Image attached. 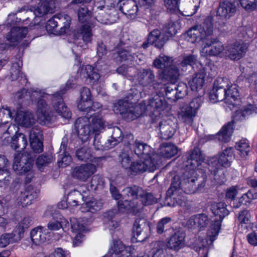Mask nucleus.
<instances>
[{"instance_id": "26", "label": "nucleus", "mask_w": 257, "mask_h": 257, "mask_svg": "<svg viewBox=\"0 0 257 257\" xmlns=\"http://www.w3.org/2000/svg\"><path fill=\"white\" fill-rule=\"evenodd\" d=\"M167 41V38L162 35L159 30L156 29L152 31L148 39V43H144L143 47L146 48L148 47V44L154 45L158 48H161L164 45L165 42Z\"/></svg>"}, {"instance_id": "11", "label": "nucleus", "mask_w": 257, "mask_h": 257, "mask_svg": "<svg viewBox=\"0 0 257 257\" xmlns=\"http://www.w3.org/2000/svg\"><path fill=\"white\" fill-rule=\"evenodd\" d=\"M237 0H223L217 11L216 20L213 26L219 31L223 30L227 20L234 15L236 12Z\"/></svg>"}, {"instance_id": "18", "label": "nucleus", "mask_w": 257, "mask_h": 257, "mask_svg": "<svg viewBox=\"0 0 257 257\" xmlns=\"http://www.w3.org/2000/svg\"><path fill=\"white\" fill-rule=\"evenodd\" d=\"M92 25H82L77 30L74 43L84 49L87 48V45L92 42Z\"/></svg>"}, {"instance_id": "51", "label": "nucleus", "mask_w": 257, "mask_h": 257, "mask_svg": "<svg viewBox=\"0 0 257 257\" xmlns=\"http://www.w3.org/2000/svg\"><path fill=\"white\" fill-rule=\"evenodd\" d=\"M172 221L171 218L165 217L162 218L158 222L156 226L157 232L162 234L165 231V227Z\"/></svg>"}, {"instance_id": "64", "label": "nucleus", "mask_w": 257, "mask_h": 257, "mask_svg": "<svg viewBox=\"0 0 257 257\" xmlns=\"http://www.w3.org/2000/svg\"><path fill=\"white\" fill-rule=\"evenodd\" d=\"M247 82L252 89H257V72L248 76Z\"/></svg>"}, {"instance_id": "6", "label": "nucleus", "mask_w": 257, "mask_h": 257, "mask_svg": "<svg viewBox=\"0 0 257 257\" xmlns=\"http://www.w3.org/2000/svg\"><path fill=\"white\" fill-rule=\"evenodd\" d=\"M75 128L79 138L83 142H86L92 132L96 134L103 128L104 121L98 113L91 115L90 117L82 116L75 121Z\"/></svg>"}, {"instance_id": "35", "label": "nucleus", "mask_w": 257, "mask_h": 257, "mask_svg": "<svg viewBox=\"0 0 257 257\" xmlns=\"http://www.w3.org/2000/svg\"><path fill=\"white\" fill-rule=\"evenodd\" d=\"M102 205V203L101 202L92 199L83 203L80 209L82 212H94L100 209Z\"/></svg>"}, {"instance_id": "21", "label": "nucleus", "mask_w": 257, "mask_h": 257, "mask_svg": "<svg viewBox=\"0 0 257 257\" xmlns=\"http://www.w3.org/2000/svg\"><path fill=\"white\" fill-rule=\"evenodd\" d=\"M37 196L35 191L31 188L22 189L17 193L15 203L19 207H27L33 203Z\"/></svg>"}, {"instance_id": "12", "label": "nucleus", "mask_w": 257, "mask_h": 257, "mask_svg": "<svg viewBox=\"0 0 257 257\" xmlns=\"http://www.w3.org/2000/svg\"><path fill=\"white\" fill-rule=\"evenodd\" d=\"M145 110L144 105L128 106L127 101L120 100L114 106L113 111L116 113H120L122 117L127 121H132L142 115Z\"/></svg>"}, {"instance_id": "30", "label": "nucleus", "mask_w": 257, "mask_h": 257, "mask_svg": "<svg viewBox=\"0 0 257 257\" xmlns=\"http://www.w3.org/2000/svg\"><path fill=\"white\" fill-rule=\"evenodd\" d=\"M238 120H234V115H233V120L224 125L220 132L216 135V137L219 141L226 143L230 141L231 136L233 132V126L234 122Z\"/></svg>"}, {"instance_id": "4", "label": "nucleus", "mask_w": 257, "mask_h": 257, "mask_svg": "<svg viewBox=\"0 0 257 257\" xmlns=\"http://www.w3.org/2000/svg\"><path fill=\"white\" fill-rule=\"evenodd\" d=\"M123 195L124 197L127 196L131 199L130 200L125 199L124 202L126 204L123 203V201H119V207L126 208V210L135 213L138 212L143 205H150L157 202L156 198L151 193L147 192L137 186L124 189Z\"/></svg>"}, {"instance_id": "59", "label": "nucleus", "mask_w": 257, "mask_h": 257, "mask_svg": "<svg viewBox=\"0 0 257 257\" xmlns=\"http://www.w3.org/2000/svg\"><path fill=\"white\" fill-rule=\"evenodd\" d=\"M59 156L61 159V161H58L59 166L64 167L71 162V157L68 153H61Z\"/></svg>"}, {"instance_id": "17", "label": "nucleus", "mask_w": 257, "mask_h": 257, "mask_svg": "<svg viewBox=\"0 0 257 257\" xmlns=\"http://www.w3.org/2000/svg\"><path fill=\"white\" fill-rule=\"evenodd\" d=\"M71 21L69 16L64 13L59 14L48 21L46 28L47 31L53 33L55 28L62 24L63 26L61 28L60 32L61 33H65L70 26Z\"/></svg>"}, {"instance_id": "53", "label": "nucleus", "mask_w": 257, "mask_h": 257, "mask_svg": "<svg viewBox=\"0 0 257 257\" xmlns=\"http://www.w3.org/2000/svg\"><path fill=\"white\" fill-rule=\"evenodd\" d=\"M71 229L72 232H81L85 230V226L79 222L77 219L73 218L70 219Z\"/></svg>"}, {"instance_id": "29", "label": "nucleus", "mask_w": 257, "mask_h": 257, "mask_svg": "<svg viewBox=\"0 0 257 257\" xmlns=\"http://www.w3.org/2000/svg\"><path fill=\"white\" fill-rule=\"evenodd\" d=\"M11 147L15 150L19 149L24 150L28 145L26 136L22 133L16 132L14 136L11 139Z\"/></svg>"}, {"instance_id": "48", "label": "nucleus", "mask_w": 257, "mask_h": 257, "mask_svg": "<svg viewBox=\"0 0 257 257\" xmlns=\"http://www.w3.org/2000/svg\"><path fill=\"white\" fill-rule=\"evenodd\" d=\"M104 216V221L110 227V229L116 228L118 226V222L112 219L114 217V213L112 211L105 213Z\"/></svg>"}, {"instance_id": "46", "label": "nucleus", "mask_w": 257, "mask_h": 257, "mask_svg": "<svg viewBox=\"0 0 257 257\" xmlns=\"http://www.w3.org/2000/svg\"><path fill=\"white\" fill-rule=\"evenodd\" d=\"M49 10L48 2L42 0L39 3L38 8L35 11V14L38 17H42L46 15Z\"/></svg>"}, {"instance_id": "2", "label": "nucleus", "mask_w": 257, "mask_h": 257, "mask_svg": "<svg viewBox=\"0 0 257 257\" xmlns=\"http://www.w3.org/2000/svg\"><path fill=\"white\" fill-rule=\"evenodd\" d=\"M187 65L191 66L196 71L194 76L189 82V85L193 91L200 92L199 94L194 97L189 104H184L179 101V111L180 119L186 124L191 125L194 118L196 116L198 110L203 102V95L204 93L203 85L206 73L202 64L197 61L195 55H189L184 57L180 66L185 67Z\"/></svg>"}, {"instance_id": "61", "label": "nucleus", "mask_w": 257, "mask_h": 257, "mask_svg": "<svg viewBox=\"0 0 257 257\" xmlns=\"http://www.w3.org/2000/svg\"><path fill=\"white\" fill-rule=\"evenodd\" d=\"M196 219L197 222V227L199 228L205 227L208 223V218L205 214L196 215Z\"/></svg>"}, {"instance_id": "40", "label": "nucleus", "mask_w": 257, "mask_h": 257, "mask_svg": "<svg viewBox=\"0 0 257 257\" xmlns=\"http://www.w3.org/2000/svg\"><path fill=\"white\" fill-rule=\"evenodd\" d=\"M147 226V220L144 218H137L134 224L133 233L137 238L141 235L142 230Z\"/></svg>"}, {"instance_id": "14", "label": "nucleus", "mask_w": 257, "mask_h": 257, "mask_svg": "<svg viewBox=\"0 0 257 257\" xmlns=\"http://www.w3.org/2000/svg\"><path fill=\"white\" fill-rule=\"evenodd\" d=\"M248 105L236 110L234 114V120H245L248 116L257 113V89H253L247 98Z\"/></svg>"}, {"instance_id": "5", "label": "nucleus", "mask_w": 257, "mask_h": 257, "mask_svg": "<svg viewBox=\"0 0 257 257\" xmlns=\"http://www.w3.org/2000/svg\"><path fill=\"white\" fill-rule=\"evenodd\" d=\"M239 96L238 86L231 84L226 78H217L214 82L212 89L209 93L210 100L215 103L217 101L225 100L233 105Z\"/></svg>"}, {"instance_id": "27", "label": "nucleus", "mask_w": 257, "mask_h": 257, "mask_svg": "<svg viewBox=\"0 0 257 257\" xmlns=\"http://www.w3.org/2000/svg\"><path fill=\"white\" fill-rule=\"evenodd\" d=\"M135 153L138 157H142L145 159H150L153 154V149L146 144L136 141L133 145Z\"/></svg>"}, {"instance_id": "44", "label": "nucleus", "mask_w": 257, "mask_h": 257, "mask_svg": "<svg viewBox=\"0 0 257 257\" xmlns=\"http://www.w3.org/2000/svg\"><path fill=\"white\" fill-rule=\"evenodd\" d=\"M177 33L176 26L175 22L168 23L163 28V35L168 40Z\"/></svg>"}, {"instance_id": "52", "label": "nucleus", "mask_w": 257, "mask_h": 257, "mask_svg": "<svg viewBox=\"0 0 257 257\" xmlns=\"http://www.w3.org/2000/svg\"><path fill=\"white\" fill-rule=\"evenodd\" d=\"M108 6L105 7L104 6H99L97 7L98 9H99L101 12L98 13V14L95 17V19L98 22L102 24L107 25L109 23V21L108 20V16L107 14H104L103 11H102L103 9H108Z\"/></svg>"}, {"instance_id": "43", "label": "nucleus", "mask_w": 257, "mask_h": 257, "mask_svg": "<svg viewBox=\"0 0 257 257\" xmlns=\"http://www.w3.org/2000/svg\"><path fill=\"white\" fill-rule=\"evenodd\" d=\"M119 162L121 167L125 170L127 174L133 162L131 157L127 153L122 152L119 155Z\"/></svg>"}, {"instance_id": "36", "label": "nucleus", "mask_w": 257, "mask_h": 257, "mask_svg": "<svg viewBox=\"0 0 257 257\" xmlns=\"http://www.w3.org/2000/svg\"><path fill=\"white\" fill-rule=\"evenodd\" d=\"M8 160L4 156L0 155V187L5 183L7 176L9 177V172L7 169Z\"/></svg>"}, {"instance_id": "15", "label": "nucleus", "mask_w": 257, "mask_h": 257, "mask_svg": "<svg viewBox=\"0 0 257 257\" xmlns=\"http://www.w3.org/2000/svg\"><path fill=\"white\" fill-rule=\"evenodd\" d=\"M247 47L241 40L233 41L226 45L224 55L231 60H238L245 55Z\"/></svg>"}, {"instance_id": "22", "label": "nucleus", "mask_w": 257, "mask_h": 257, "mask_svg": "<svg viewBox=\"0 0 257 257\" xmlns=\"http://www.w3.org/2000/svg\"><path fill=\"white\" fill-rule=\"evenodd\" d=\"M132 251V247L130 246H125L119 239L113 240L109 249V253L114 255V257H128Z\"/></svg>"}, {"instance_id": "60", "label": "nucleus", "mask_w": 257, "mask_h": 257, "mask_svg": "<svg viewBox=\"0 0 257 257\" xmlns=\"http://www.w3.org/2000/svg\"><path fill=\"white\" fill-rule=\"evenodd\" d=\"M92 104V100H80L77 107L82 111H90V107Z\"/></svg>"}, {"instance_id": "34", "label": "nucleus", "mask_w": 257, "mask_h": 257, "mask_svg": "<svg viewBox=\"0 0 257 257\" xmlns=\"http://www.w3.org/2000/svg\"><path fill=\"white\" fill-rule=\"evenodd\" d=\"M186 2L188 3V8L186 10L184 11H181L179 9V5L178 4V11H179L180 13L184 16H191L195 14L198 9L199 7V4L200 3V0H185Z\"/></svg>"}, {"instance_id": "49", "label": "nucleus", "mask_w": 257, "mask_h": 257, "mask_svg": "<svg viewBox=\"0 0 257 257\" xmlns=\"http://www.w3.org/2000/svg\"><path fill=\"white\" fill-rule=\"evenodd\" d=\"M239 1L242 7L248 11H252L256 9L257 0H237Z\"/></svg>"}, {"instance_id": "3", "label": "nucleus", "mask_w": 257, "mask_h": 257, "mask_svg": "<svg viewBox=\"0 0 257 257\" xmlns=\"http://www.w3.org/2000/svg\"><path fill=\"white\" fill-rule=\"evenodd\" d=\"M213 19L208 17L201 25L195 26L187 32L186 38L192 43L205 41L201 51L202 56H216L223 53L224 54L225 46L216 38L209 39V37L213 34Z\"/></svg>"}, {"instance_id": "25", "label": "nucleus", "mask_w": 257, "mask_h": 257, "mask_svg": "<svg viewBox=\"0 0 257 257\" xmlns=\"http://www.w3.org/2000/svg\"><path fill=\"white\" fill-rule=\"evenodd\" d=\"M204 158L198 148H195L189 154L188 159L185 163L187 169H196L203 162Z\"/></svg>"}, {"instance_id": "58", "label": "nucleus", "mask_w": 257, "mask_h": 257, "mask_svg": "<svg viewBox=\"0 0 257 257\" xmlns=\"http://www.w3.org/2000/svg\"><path fill=\"white\" fill-rule=\"evenodd\" d=\"M25 231L22 228L16 226L13 232L10 233L12 235V238L14 242L19 241L23 237Z\"/></svg>"}, {"instance_id": "31", "label": "nucleus", "mask_w": 257, "mask_h": 257, "mask_svg": "<svg viewBox=\"0 0 257 257\" xmlns=\"http://www.w3.org/2000/svg\"><path fill=\"white\" fill-rule=\"evenodd\" d=\"M28 33L27 27H16L13 28L7 36V40L10 43L16 42L26 37Z\"/></svg>"}, {"instance_id": "45", "label": "nucleus", "mask_w": 257, "mask_h": 257, "mask_svg": "<svg viewBox=\"0 0 257 257\" xmlns=\"http://www.w3.org/2000/svg\"><path fill=\"white\" fill-rule=\"evenodd\" d=\"M257 198V191L255 190H249L244 194L240 198L239 202L241 204L246 205L250 203L252 200Z\"/></svg>"}, {"instance_id": "42", "label": "nucleus", "mask_w": 257, "mask_h": 257, "mask_svg": "<svg viewBox=\"0 0 257 257\" xmlns=\"http://www.w3.org/2000/svg\"><path fill=\"white\" fill-rule=\"evenodd\" d=\"M85 70L86 77L90 79L91 82L94 84L95 82H97L100 78V74L95 71L94 67L91 65H87L85 66Z\"/></svg>"}, {"instance_id": "37", "label": "nucleus", "mask_w": 257, "mask_h": 257, "mask_svg": "<svg viewBox=\"0 0 257 257\" xmlns=\"http://www.w3.org/2000/svg\"><path fill=\"white\" fill-rule=\"evenodd\" d=\"M159 131L161 137L164 140L171 138L174 134V129L166 122L159 123Z\"/></svg>"}, {"instance_id": "19", "label": "nucleus", "mask_w": 257, "mask_h": 257, "mask_svg": "<svg viewBox=\"0 0 257 257\" xmlns=\"http://www.w3.org/2000/svg\"><path fill=\"white\" fill-rule=\"evenodd\" d=\"M96 171L95 165L87 163L82 164L73 168L71 175L75 179L85 182Z\"/></svg>"}, {"instance_id": "38", "label": "nucleus", "mask_w": 257, "mask_h": 257, "mask_svg": "<svg viewBox=\"0 0 257 257\" xmlns=\"http://www.w3.org/2000/svg\"><path fill=\"white\" fill-rule=\"evenodd\" d=\"M235 149L239 152L238 154L242 158L248 155L250 150L248 142L246 139H242L236 143Z\"/></svg>"}, {"instance_id": "32", "label": "nucleus", "mask_w": 257, "mask_h": 257, "mask_svg": "<svg viewBox=\"0 0 257 257\" xmlns=\"http://www.w3.org/2000/svg\"><path fill=\"white\" fill-rule=\"evenodd\" d=\"M30 235L33 243L36 245L44 243L47 239V235L42 227H36L32 229Z\"/></svg>"}, {"instance_id": "54", "label": "nucleus", "mask_w": 257, "mask_h": 257, "mask_svg": "<svg viewBox=\"0 0 257 257\" xmlns=\"http://www.w3.org/2000/svg\"><path fill=\"white\" fill-rule=\"evenodd\" d=\"M110 193H111V195H112V197H113L114 199H115V200H118V199H119L121 197V196H122V199L119 200L118 202H119V201H120V200H122V201H123V203H124V204H126L125 203V202H124V200H125V199H128V200H130V199H131V197H128V196H125V197H124L123 196V194H122V195H121V194L119 193V191L117 190V189L116 188V187H114V186H112V185H111V186H110ZM117 205H118V202H117ZM118 207H119V206H118ZM118 208H119L120 210H121V209H123V208H120L119 207H118ZM124 209H126V208H124Z\"/></svg>"}, {"instance_id": "20", "label": "nucleus", "mask_w": 257, "mask_h": 257, "mask_svg": "<svg viewBox=\"0 0 257 257\" xmlns=\"http://www.w3.org/2000/svg\"><path fill=\"white\" fill-rule=\"evenodd\" d=\"M120 3V10L128 19H135L138 11V7L136 2L134 0H114L111 7H115L116 3Z\"/></svg>"}, {"instance_id": "8", "label": "nucleus", "mask_w": 257, "mask_h": 257, "mask_svg": "<svg viewBox=\"0 0 257 257\" xmlns=\"http://www.w3.org/2000/svg\"><path fill=\"white\" fill-rule=\"evenodd\" d=\"M153 65L161 70L159 74L160 79L171 83L176 82L177 69L172 57L161 54L154 60Z\"/></svg>"}, {"instance_id": "50", "label": "nucleus", "mask_w": 257, "mask_h": 257, "mask_svg": "<svg viewBox=\"0 0 257 257\" xmlns=\"http://www.w3.org/2000/svg\"><path fill=\"white\" fill-rule=\"evenodd\" d=\"M42 138V132L39 127L35 126L32 128L29 134L30 142L40 141Z\"/></svg>"}, {"instance_id": "55", "label": "nucleus", "mask_w": 257, "mask_h": 257, "mask_svg": "<svg viewBox=\"0 0 257 257\" xmlns=\"http://www.w3.org/2000/svg\"><path fill=\"white\" fill-rule=\"evenodd\" d=\"M118 56L119 60L121 62L125 61H132L135 59V54L133 55L131 53L130 51L126 50H123L119 52Z\"/></svg>"}, {"instance_id": "10", "label": "nucleus", "mask_w": 257, "mask_h": 257, "mask_svg": "<svg viewBox=\"0 0 257 257\" xmlns=\"http://www.w3.org/2000/svg\"><path fill=\"white\" fill-rule=\"evenodd\" d=\"M211 210L216 218L212 220L214 223L209 227L207 236L211 241H213L218 234L221 221L228 214L229 211L226 209L225 203L222 202L213 203L211 206Z\"/></svg>"}, {"instance_id": "39", "label": "nucleus", "mask_w": 257, "mask_h": 257, "mask_svg": "<svg viewBox=\"0 0 257 257\" xmlns=\"http://www.w3.org/2000/svg\"><path fill=\"white\" fill-rule=\"evenodd\" d=\"M77 158L81 161H87L92 160L93 156L90 149L87 147H83L76 151Z\"/></svg>"}, {"instance_id": "23", "label": "nucleus", "mask_w": 257, "mask_h": 257, "mask_svg": "<svg viewBox=\"0 0 257 257\" xmlns=\"http://www.w3.org/2000/svg\"><path fill=\"white\" fill-rule=\"evenodd\" d=\"M15 120L18 125L29 127L34 123L35 119L30 111L21 109L17 111Z\"/></svg>"}, {"instance_id": "16", "label": "nucleus", "mask_w": 257, "mask_h": 257, "mask_svg": "<svg viewBox=\"0 0 257 257\" xmlns=\"http://www.w3.org/2000/svg\"><path fill=\"white\" fill-rule=\"evenodd\" d=\"M33 163L30 154L17 153L15 156L13 169L17 174L22 175L31 170Z\"/></svg>"}, {"instance_id": "9", "label": "nucleus", "mask_w": 257, "mask_h": 257, "mask_svg": "<svg viewBox=\"0 0 257 257\" xmlns=\"http://www.w3.org/2000/svg\"><path fill=\"white\" fill-rule=\"evenodd\" d=\"M204 180L199 177L196 171L187 169L180 180L179 188L186 194L197 192L205 186Z\"/></svg>"}, {"instance_id": "63", "label": "nucleus", "mask_w": 257, "mask_h": 257, "mask_svg": "<svg viewBox=\"0 0 257 257\" xmlns=\"http://www.w3.org/2000/svg\"><path fill=\"white\" fill-rule=\"evenodd\" d=\"M187 86L183 82H179L178 84V100L183 98L187 94Z\"/></svg>"}, {"instance_id": "56", "label": "nucleus", "mask_w": 257, "mask_h": 257, "mask_svg": "<svg viewBox=\"0 0 257 257\" xmlns=\"http://www.w3.org/2000/svg\"><path fill=\"white\" fill-rule=\"evenodd\" d=\"M251 217L249 212L247 210H244L239 213L238 219L241 224H248L250 222Z\"/></svg>"}, {"instance_id": "33", "label": "nucleus", "mask_w": 257, "mask_h": 257, "mask_svg": "<svg viewBox=\"0 0 257 257\" xmlns=\"http://www.w3.org/2000/svg\"><path fill=\"white\" fill-rule=\"evenodd\" d=\"M91 12L85 7H81L77 12L78 20L82 25H92L91 23Z\"/></svg>"}, {"instance_id": "57", "label": "nucleus", "mask_w": 257, "mask_h": 257, "mask_svg": "<svg viewBox=\"0 0 257 257\" xmlns=\"http://www.w3.org/2000/svg\"><path fill=\"white\" fill-rule=\"evenodd\" d=\"M10 233L3 234L0 237V246L5 247L10 243H14Z\"/></svg>"}, {"instance_id": "13", "label": "nucleus", "mask_w": 257, "mask_h": 257, "mask_svg": "<svg viewBox=\"0 0 257 257\" xmlns=\"http://www.w3.org/2000/svg\"><path fill=\"white\" fill-rule=\"evenodd\" d=\"M158 157L157 154H153L150 159H145L144 161L140 160L134 161L127 174L135 176L142 174L147 170L154 172L160 166V160L155 161L156 158Z\"/></svg>"}, {"instance_id": "7", "label": "nucleus", "mask_w": 257, "mask_h": 257, "mask_svg": "<svg viewBox=\"0 0 257 257\" xmlns=\"http://www.w3.org/2000/svg\"><path fill=\"white\" fill-rule=\"evenodd\" d=\"M234 158L233 149L227 148L219 154L218 157H212L209 160V170L214 174L215 179L218 180V183H222L226 180L224 171L221 167H229Z\"/></svg>"}, {"instance_id": "47", "label": "nucleus", "mask_w": 257, "mask_h": 257, "mask_svg": "<svg viewBox=\"0 0 257 257\" xmlns=\"http://www.w3.org/2000/svg\"><path fill=\"white\" fill-rule=\"evenodd\" d=\"M104 179L103 177L99 175H95L93 177L90 182V189L92 190H96L99 188H102L104 185Z\"/></svg>"}, {"instance_id": "41", "label": "nucleus", "mask_w": 257, "mask_h": 257, "mask_svg": "<svg viewBox=\"0 0 257 257\" xmlns=\"http://www.w3.org/2000/svg\"><path fill=\"white\" fill-rule=\"evenodd\" d=\"M151 253L152 257H167L164 245L160 242H157L154 243V247L151 251Z\"/></svg>"}, {"instance_id": "1", "label": "nucleus", "mask_w": 257, "mask_h": 257, "mask_svg": "<svg viewBox=\"0 0 257 257\" xmlns=\"http://www.w3.org/2000/svg\"><path fill=\"white\" fill-rule=\"evenodd\" d=\"M71 87L69 81L66 84L65 91L61 90V94L57 92L53 94L45 93L43 90L38 88L34 89L30 92H27L26 89H22L19 91L16 96L19 99L25 98L30 96L32 101H37V115L40 124L45 125L53 121L55 118L54 113H57L62 117L69 119L71 117V112L64 103L61 95L65 91Z\"/></svg>"}, {"instance_id": "24", "label": "nucleus", "mask_w": 257, "mask_h": 257, "mask_svg": "<svg viewBox=\"0 0 257 257\" xmlns=\"http://www.w3.org/2000/svg\"><path fill=\"white\" fill-rule=\"evenodd\" d=\"M155 76L151 69H143L139 74L138 81L143 86H153L155 89L158 88L159 83L155 82Z\"/></svg>"}, {"instance_id": "28", "label": "nucleus", "mask_w": 257, "mask_h": 257, "mask_svg": "<svg viewBox=\"0 0 257 257\" xmlns=\"http://www.w3.org/2000/svg\"><path fill=\"white\" fill-rule=\"evenodd\" d=\"M177 152V148L171 143H164L162 144L158 151V157L156 158L155 161L160 160V165L162 164L163 158H170L173 157Z\"/></svg>"}, {"instance_id": "62", "label": "nucleus", "mask_w": 257, "mask_h": 257, "mask_svg": "<svg viewBox=\"0 0 257 257\" xmlns=\"http://www.w3.org/2000/svg\"><path fill=\"white\" fill-rule=\"evenodd\" d=\"M165 7L170 13H176L177 10V0H165Z\"/></svg>"}]
</instances>
